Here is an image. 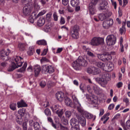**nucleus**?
Here are the masks:
<instances>
[{"instance_id": "obj_35", "label": "nucleus", "mask_w": 130, "mask_h": 130, "mask_svg": "<svg viewBox=\"0 0 130 130\" xmlns=\"http://www.w3.org/2000/svg\"><path fill=\"white\" fill-rule=\"evenodd\" d=\"M67 118H66L64 116H63L61 118V121L64 125H68L69 124V120H68V119Z\"/></svg>"}, {"instance_id": "obj_56", "label": "nucleus", "mask_w": 130, "mask_h": 130, "mask_svg": "<svg viewBox=\"0 0 130 130\" xmlns=\"http://www.w3.org/2000/svg\"><path fill=\"white\" fill-rule=\"evenodd\" d=\"M92 74L93 75H96L97 74V72H98V69L96 68L95 67H92Z\"/></svg>"}, {"instance_id": "obj_8", "label": "nucleus", "mask_w": 130, "mask_h": 130, "mask_svg": "<svg viewBox=\"0 0 130 130\" xmlns=\"http://www.w3.org/2000/svg\"><path fill=\"white\" fill-rule=\"evenodd\" d=\"M106 42L110 46L114 45L116 43V37L113 35L108 36L106 38Z\"/></svg>"}, {"instance_id": "obj_32", "label": "nucleus", "mask_w": 130, "mask_h": 130, "mask_svg": "<svg viewBox=\"0 0 130 130\" xmlns=\"http://www.w3.org/2000/svg\"><path fill=\"white\" fill-rule=\"evenodd\" d=\"M72 37L74 39H78L79 38V32L71 31Z\"/></svg>"}, {"instance_id": "obj_64", "label": "nucleus", "mask_w": 130, "mask_h": 130, "mask_svg": "<svg viewBox=\"0 0 130 130\" xmlns=\"http://www.w3.org/2000/svg\"><path fill=\"white\" fill-rule=\"evenodd\" d=\"M42 105L43 107H47V106H49V103H48V102H44L42 104Z\"/></svg>"}, {"instance_id": "obj_55", "label": "nucleus", "mask_w": 130, "mask_h": 130, "mask_svg": "<svg viewBox=\"0 0 130 130\" xmlns=\"http://www.w3.org/2000/svg\"><path fill=\"white\" fill-rule=\"evenodd\" d=\"M53 17L54 18V20L55 21H57L58 20V16H57V14H56V12H54L53 14Z\"/></svg>"}, {"instance_id": "obj_37", "label": "nucleus", "mask_w": 130, "mask_h": 130, "mask_svg": "<svg viewBox=\"0 0 130 130\" xmlns=\"http://www.w3.org/2000/svg\"><path fill=\"white\" fill-rule=\"evenodd\" d=\"M17 104L16 103H12L10 105V108L11 109V110H13V111H15L16 109H17Z\"/></svg>"}, {"instance_id": "obj_29", "label": "nucleus", "mask_w": 130, "mask_h": 130, "mask_svg": "<svg viewBox=\"0 0 130 130\" xmlns=\"http://www.w3.org/2000/svg\"><path fill=\"white\" fill-rule=\"evenodd\" d=\"M35 52V50L34 48L32 47H30L28 48V50L27 51V54L31 56V55H33L34 53Z\"/></svg>"}, {"instance_id": "obj_53", "label": "nucleus", "mask_w": 130, "mask_h": 130, "mask_svg": "<svg viewBox=\"0 0 130 130\" xmlns=\"http://www.w3.org/2000/svg\"><path fill=\"white\" fill-rule=\"evenodd\" d=\"M67 11L69 13H74V9L70 6H67Z\"/></svg>"}, {"instance_id": "obj_18", "label": "nucleus", "mask_w": 130, "mask_h": 130, "mask_svg": "<svg viewBox=\"0 0 130 130\" xmlns=\"http://www.w3.org/2000/svg\"><path fill=\"white\" fill-rule=\"evenodd\" d=\"M121 125L123 127L124 130H127L130 128V120H128L125 124L124 122H121Z\"/></svg>"}, {"instance_id": "obj_47", "label": "nucleus", "mask_w": 130, "mask_h": 130, "mask_svg": "<svg viewBox=\"0 0 130 130\" xmlns=\"http://www.w3.org/2000/svg\"><path fill=\"white\" fill-rule=\"evenodd\" d=\"M103 26L105 29H108L109 28V25H108V23H107L106 20H105L103 23Z\"/></svg>"}, {"instance_id": "obj_40", "label": "nucleus", "mask_w": 130, "mask_h": 130, "mask_svg": "<svg viewBox=\"0 0 130 130\" xmlns=\"http://www.w3.org/2000/svg\"><path fill=\"white\" fill-rule=\"evenodd\" d=\"M106 21H107L108 25H109V26L110 27V26H112V25H113V19L111 18L107 19L106 20Z\"/></svg>"}, {"instance_id": "obj_63", "label": "nucleus", "mask_w": 130, "mask_h": 130, "mask_svg": "<svg viewBox=\"0 0 130 130\" xmlns=\"http://www.w3.org/2000/svg\"><path fill=\"white\" fill-rule=\"evenodd\" d=\"M114 106L115 105L114 104H110L108 107V109L109 110H112V109L114 108Z\"/></svg>"}, {"instance_id": "obj_2", "label": "nucleus", "mask_w": 130, "mask_h": 130, "mask_svg": "<svg viewBox=\"0 0 130 130\" xmlns=\"http://www.w3.org/2000/svg\"><path fill=\"white\" fill-rule=\"evenodd\" d=\"M96 82H98L102 87H104L105 85H107L108 81H110V78L107 74L103 75L101 78H95Z\"/></svg>"}, {"instance_id": "obj_39", "label": "nucleus", "mask_w": 130, "mask_h": 130, "mask_svg": "<svg viewBox=\"0 0 130 130\" xmlns=\"http://www.w3.org/2000/svg\"><path fill=\"white\" fill-rule=\"evenodd\" d=\"M51 16H52V13H51V12H49L46 14V19L47 21L48 22L51 21Z\"/></svg>"}, {"instance_id": "obj_11", "label": "nucleus", "mask_w": 130, "mask_h": 130, "mask_svg": "<svg viewBox=\"0 0 130 130\" xmlns=\"http://www.w3.org/2000/svg\"><path fill=\"white\" fill-rule=\"evenodd\" d=\"M112 15L111 12H107L105 14H100L99 15V18L101 21H104V20L107 19V17H110Z\"/></svg>"}, {"instance_id": "obj_61", "label": "nucleus", "mask_w": 130, "mask_h": 130, "mask_svg": "<svg viewBox=\"0 0 130 130\" xmlns=\"http://www.w3.org/2000/svg\"><path fill=\"white\" fill-rule=\"evenodd\" d=\"M62 4L63 6H68L69 4V0H62Z\"/></svg>"}, {"instance_id": "obj_26", "label": "nucleus", "mask_w": 130, "mask_h": 130, "mask_svg": "<svg viewBox=\"0 0 130 130\" xmlns=\"http://www.w3.org/2000/svg\"><path fill=\"white\" fill-rule=\"evenodd\" d=\"M72 108H77L78 111L80 113H83L84 112V110L82 108V106H81V104H78L76 105L75 107H73Z\"/></svg>"}, {"instance_id": "obj_49", "label": "nucleus", "mask_w": 130, "mask_h": 130, "mask_svg": "<svg viewBox=\"0 0 130 130\" xmlns=\"http://www.w3.org/2000/svg\"><path fill=\"white\" fill-rule=\"evenodd\" d=\"M79 30H80V28L78 25H76L73 27V30H72L74 32H79Z\"/></svg>"}, {"instance_id": "obj_57", "label": "nucleus", "mask_w": 130, "mask_h": 130, "mask_svg": "<svg viewBox=\"0 0 130 130\" xmlns=\"http://www.w3.org/2000/svg\"><path fill=\"white\" fill-rule=\"evenodd\" d=\"M32 0H22V2L23 4H27V5H30V4H32L31 2Z\"/></svg>"}, {"instance_id": "obj_20", "label": "nucleus", "mask_w": 130, "mask_h": 130, "mask_svg": "<svg viewBox=\"0 0 130 130\" xmlns=\"http://www.w3.org/2000/svg\"><path fill=\"white\" fill-rule=\"evenodd\" d=\"M44 24H45V18L44 17H40L37 22V24L39 27H42Z\"/></svg>"}, {"instance_id": "obj_19", "label": "nucleus", "mask_w": 130, "mask_h": 130, "mask_svg": "<svg viewBox=\"0 0 130 130\" xmlns=\"http://www.w3.org/2000/svg\"><path fill=\"white\" fill-rule=\"evenodd\" d=\"M34 70L35 72V77H37L39 74H40V72L41 71V68L39 65H36L34 68Z\"/></svg>"}, {"instance_id": "obj_48", "label": "nucleus", "mask_w": 130, "mask_h": 130, "mask_svg": "<svg viewBox=\"0 0 130 130\" xmlns=\"http://www.w3.org/2000/svg\"><path fill=\"white\" fill-rule=\"evenodd\" d=\"M40 86L41 88H44V87L46 86V82L44 80H42L40 83Z\"/></svg>"}, {"instance_id": "obj_13", "label": "nucleus", "mask_w": 130, "mask_h": 130, "mask_svg": "<svg viewBox=\"0 0 130 130\" xmlns=\"http://www.w3.org/2000/svg\"><path fill=\"white\" fill-rule=\"evenodd\" d=\"M64 103L67 106H70L73 108V107H76V104H73L72 100L69 98H66L64 99Z\"/></svg>"}, {"instance_id": "obj_12", "label": "nucleus", "mask_w": 130, "mask_h": 130, "mask_svg": "<svg viewBox=\"0 0 130 130\" xmlns=\"http://www.w3.org/2000/svg\"><path fill=\"white\" fill-rule=\"evenodd\" d=\"M77 61H78L79 63V66L81 67H86V66H88V62L84 59V58L82 57H79L77 59Z\"/></svg>"}, {"instance_id": "obj_52", "label": "nucleus", "mask_w": 130, "mask_h": 130, "mask_svg": "<svg viewBox=\"0 0 130 130\" xmlns=\"http://www.w3.org/2000/svg\"><path fill=\"white\" fill-rule=\"evenodd\" d=\"M87 55H88V56H90L91 57H95V54H94V53H93L92 52L90 51H88L87 52Z\"/></svg>"}, {"instance_id": "obj_14", "label": "nucleus", "mask_w": 130, "mask_h": 130, "mask_svg": "<svg viewBox=\"0 0 130 130\" xmlns=\"http://www.w3.org/2000/svg\"><path fill=\"white\" fill-rule=\"evenodd\" d=\"M70 124L72 126V127H79L80 125L79 124V122L78 121V120L75 118H72L70 120Z\"/></svg>"}, {"instance_id": "obj_5", "label": "nucleus", "mask_w": 130, "mask_h": 130, "mask_svg": "<svg viewBox=\"0 0 130 130\" xmlns=\"http://www.w3.org/2000/svg\"><path fill=\"white\" fill-rule=\"evenodd\" d=\"M98 57L99 59L102 60V61H108V60L112 59L111 55L107 52H105L102 54H98Z\"/></svg>"}, {"instance_id": "obj_34", "label": "nucleus", "mask_w": 130, "mask_h": 130, "mask_svg": "<svg viewBox=\"0 0 130 130\" xmlns=\"http://www.w3.org/2000/svg\"><path fill=\"white\" fill-rule=\"evenodd\" d=\"M18 47L21 51H24L26 49V44L24 43H19Z\"/></svg>"}, {"instance_id": "obj_36", "label": "nucleus", "mask_w": 130, "mask_h": 130, "mask_svg": "<svg viewBox=\"0 0 130 130\" xmlns=\"http://www.w3.org/2000/svg\"><path fill=\"white\" fill-rule=\"evenodd\" d=\"M33 124L35 130H40V124L38 122H35Z\"/></svg>"}, {"instance_id": "obj_3", "label": "nucleus", "mask_w": 130, "mask_h": 130, "mask_svg": "<svg viewBox=\"0 0 130 130\" xmlns=\"http://www.w3.org/2000/svg\"><path fill=\"white\" fill-rule=\"evenodd\" d=\"M89 44L92 45V46H99V45H103V44H104V38L95 37L92 39Z\"/></svg>"}, {"instance_id": "obj_43", "label": "nucleus", "mask_w": 130, "mask_h": 130, "mask_svg": "<svg viewBox=\"0 0 130 130\" xmlns=\"http://www.w3.org/2000/svg\"><path fill=\"white\" fill-rule=\"evenodd\" d=\"M73 99L74 101V102L73 103V104H76V106H77V105L80 104V102H79V100H78L76 95H73Z\"/></svg>"}, {"instance_id": "obj_58", "label": "nucleus", "mask_w": 130, "mask_h": 130, "mask_svg": "<svg viewBox=\"0 0 130 130\" xmlns=\"http://www.w3.org/2000/svg\"><path fill=\"white\" fill-rule=\"evenodd\" d=\"M119 32L121 35H122L123 33H125V28L121 27L119 29Z\"/></svg>"}, {"instance_id": "obj_33", "label": "nucleus", "mask_w": 130, "mask_h": 130, "mask_svg": "<svg viewBox=\"0 0 130 130\" xmlns=\"http://www.w3.org/2000/svg\"><path fill=\"white\" fill-rule=\"evenodd\" d=\"M34 7L36 11L39 10V9H40V6H39V5H38V0H35L34 3Z\"/></svg>"}, {"instance_id": "obj_50", "label": "nucleus", "mask_w": 130, "mask_h": 130, "mask_svg": "<svg viewBox=\"0 0 130 130\" xmlns=\"http://www.w3.org/2000/svg\"><path fill=\"white\" fill-rule=\"evenodd\" d=\"M49 62V60L48 59H47L45 57H42V59H41V62L42 63V62Z\"/></svg>"}, {"instance_id": "obj_46", "label": "nucleus", "mask_w": 130, "mask_h": 130, "mask_svg": "<svg viewBox=\"0 0 130 130\" xmlns=\"http://www.w3.org/2000/svg\"><path fill=\"white\" fill-rule=\"evenodd\" d=\"M88 101H90L91 104H94L95 105L97 104V100L93 99V98L92 99H91V98L88 99Z\"/></svg>"}, {"instance_id": "obj_21", "label": "nucleus", "mask_w": 130, "mask_h": 130, "mask_svg": "<svg viewBox=\"0 0 130 130\" xmlns=\"http://www.w3.org/2000/svg\"><path fill=\"white\" fill-rule=\"evenodd\" d=\"M28 105L26 104V102L24 100H21L20 102H17V107L18 108L20 107H27Z\"/></svg>"}, {"instance_id": "obj_28", "label": "nucleus", "mask_w": 130, "mask_h": 130, "mask_svg": "<svg viewBox=\"0 0 130 130\" xmlns=\"http://www.w3.org/2000/svg\"><path fill=\"white\" fill-rule=\"evenodd\" d=\"M71 5L72 7H76L80 5V0H71Z\"/></svg>"}, {"instance_id": "obj_54", "label": "nucleus", "mask_w": 130, "mask_h": 130, "mask_svg": "<svg viewBox=\"0 0 130 130\" xmlns=\"http://www.w3.org/2000/svg\"><path fill=\"white\" fill-rule=\"evenodd\" d=\"M66 23V20L63 17H61L60 20V25H64Z\"/></svg>"}, {"instance_id": "obj_10", "label": "nucleus", "mask_w": 130, "mask_h": 130, "mask_svg": "<svg viewBox=\"0 0 130 130\" xmlns=\"http://www.w3.org/2000/svg\"><path fill=\"white\" fill-rule=\"evenodd\" d=\"M76 117L78 119L81 125L82 126H86V118L83 116H81L79 114H77Z\"/></svg>"}, {"instance_id": "obj_1", "label": "nucleus", "mask_w": 130, "mask_h": 130, "mask_svg": "<svg viewBox=\"0 0 130 130\" xmlns=\"http://www.w3.org/2000/svg\"><path fill=\"white\" fill-rule=\"evenodd\" d=\"M13 59V60H15L17 64L14 62H12L11 66H10L8 69V72H13V71H14V70H16V69L21 68L23 64V63L24 62L23 59L21 56H16V57Z\"/></svg>"}, {"instance_id": "obj_17", "label": "nucleus", "mask_w": 130, "mask_h": 130, "mask_svg": "<svg viewBox=\"0 0 130 130\" xmlns=\"http://www.w3.org/2000/svg\"><path fill=\"white\" fill-rule=\"evenodd\" d=\"M37 19H38V17H37V14L35 12H32L29 17L28 21L30 22V23L33 24L34 23L35 20H36Z\"/></svg>"}, {"instance_id": "obj_45", "label": "nucleus", "mask_w": 130, "mask_h": 130, "mask_svg": "<svg viewBox=\"0 0 130 130\" xmlns=\"http://www.w3.org/2000/svg\"><path fill=\"white\" fill-rule=\"evenodd\" d=\"M107 66H108V70H109L110 71H112V70H113V64L111 62H109L107 63Z\"/></svg>"}, {"instance_id": "obj_38", "label": "nucleus", "mask_w": 130, "mask_h": 130, "mask_svg": "<svg viewBox=\"0 0 130 130\" xmlns=\"http://www.w3.org/2000/svg\"><path fill=\"white\" fill-rule=\"evenodd\" d=\"M65 116L66 118H70L72 116V111L67 110L65 112Z\"/></svg>"}, {"instance_id": "obj_60", "label": "nucleus", "mask_w": 130, "mask_h": 130, "mask_svg": "<svg viewBox=\"0 0 130 130\" xmlns=\"http://www.w3.org/2000/svg\"><path fill=\"white\" fill-rule=\"evenodd\" d=\"M73 7L75 8L76 12H79V11L81 10V6H80V5H78V6H73Z\"/></svg>"}, {"instance_id": "obj_24", "label": "nucleus", "mask_w": 130, "mask_h": 130, "mask_svg": "<svg viewBox=\"0 0 130 130\" xmlns=\"http://www.w3.org/2000/svg\"><path fill=\"white\" fill-rule=\"evenodd\" d=\"M18 114L20 115L21 117H23V116H25V115L26 114V109L22 108L21 109H20L18 111Z\"/></svg>"}, {"instance_id": "obj_62", "label": "nucleus", "mask_w": 130, "mask_h": 130, "mask_svg": "<svg viewBox=\"0 0 130 130\" xmlns=\"http://www.w3.org/2000/svg\"><path fill=\"white\" fill-rule=\"evenodd\" d=\"M22 127L24 130H27V123L26 122L23 123Z\"/></svg>"}, {"instance_id": "obj_6", "label": "nucleus", "mask_w": 130, "mask_h": 130, "mask_svg": "<svg viewBox=\"0 0 130 130\" xmlns=\"http://www.w3.org/2000/svg\"><path fill=\"white\" fill-rule=\"evenodd\" d=\"M10 52L11 51L9 50V49H7V50L2 49L0 52V57L2 60H4V61L8 60L9 59L8 58V57H9L8 55Z\"/></svg>"}, {"instance_id": "obj_27", "label": "nucleus", "mask_w": 130, "mask_h": 130, "mask_svg": "<svg viewBox=\"0 0 130 130\" xmlns=\"http://www.w3.org/2000/svg\"><path fill=\"white\" fill-rule=\"evenodd\" d=\"M27 62H25L22 68L17 70V72H19V73H23L26 71V68H27Z\"/></svg>"}, {"instance_id": "obj_41", "label": "nucleus", "mask_w": 130, "mask_h": 130, "mask_svg": "<svg viewBox=\"0 0 130 130\" xmlns=\"http://www.w3.org/2000/svg\"><path fill=\"white\" fill-rule=\"evenodd\" d=\"M16 120L18 124H22V122L23 121V119H22V117L17 116L16 117Z\"/></svg>"}, {"instance_id": "obj_7", "label": "nucleus", "mask_w": 130, "mask_h": 130, "mask_svg": "<svg viewBox=\"0 0 130 130\" xmlns=\"http://www.w3.org/2000/svg\"><path fill=\"white\" fill-rule=\"evenodd\" d=\"M32 9H33L32 4H27L26 5H25L23 7L22 10V13L24 16H29L30 14H31Z\"/></svg>"}, {"instance_id": "obj_15", "label": "nucleus", "mask_w": 130, "mask_h": 130, "mask_svg": "<svg viewBox=\"0 0 130 130\" xmlns=\"http://www.w3.org/2000/svg\"><path fill=\"white\" fill-rule=\"evenodd\" d=\"M56 98L57 100L61 102L63 101V99L64 98V94L61 91L57 92L56 93Z\"/></svg>"}, {"instance_id": "obj_23", "label": "nucleus", "mask_w": 130, "mask_h": 130, "mask_svg": "<svg viewBox=\"0 0 130 130\" xmlns=\"http://www.w3.org/2000/svg\"><path fill=\"white\" fill-rule=\"evenodd\" d=\"M57 115H58L59 118H61L62 117V115H63V109H58L56 111L55 113Z\"/></svg>"}, {"instance_id": "obj_59", "label": "nucleus", "mask_w": 130, "mask_h": 130, "mask_svg": "<svg viewBox=\"0 0 130 130\" xmlns=\"http://www.w3.org/2000/svg\"><path fill=\"white\" fill-rule=\"evenodd\" d=\"M86 117L88 119H92V118H93V117H94V116L92 114L88 113L86 115Z\"/></svg>"}, {"instance_id": "obj_31", "label": "nucleus", "mask_w": 130, "mask_h": 130, "mask_svg": "<svg viewBox=\"0 0 130 130\" xmlns=\"http://www.w3.org/2000/svg\"><path fill=\"white\" fill-rule=\"evenodd\" d=\"M43 30L45 32H50L51 30V25H49V24H47L46 25L44 28Z\"/></svg>"}, {"instance_id": "obj_25", "label": "nucleus", "mask_w": 130, "mask_h": 130, "mask_svg": "<svg viewBox=\"0 0 130 130\" xmlns=\"http://www.w3.org/2000/svg\"><path fill=\"white\" fill-rule=\"evenodd\" d=\"M95 66L98 67V68H100V69H102V70H104V67H105V64H104L102 62H95Z\"/></svg>"}, {"instance_id": "obj_16", "label": "nucleus", "mask_w": 130, "mask_h": 130, "mask_svg": "<svg viewBox=\"0 0 130 130\" xmlns=\"http://www.w3.org/2000/svg\"><path fill=\"white\" fill-rule=\"evenodd\" d=\"M72 68L76 70V71H80L81 69V66L78 61V59L73 62L72 63Z\"/></svg>"}, {"instance_id": "obj_4", "label": "nucleus", "mask_w": 130, "mask_h": 130, "mask_svg": "<svg viewBox=\"0 0 130 130\" xmlns=\"http://www.w3.org/2000/svg\"><path fill=\"white\" fill-rule=\"evenodd\" d=\"M99 11L102 12V11H106V12H110L108 9V2L106 0H102L100 2L99 6L98 7Z\"/></svg>"}, {"instance_id": "obj_51", "label": "nucleus", "mask_w": 130, "mask_h": 130, "mask_svg": "<svg viewBox=\"0 0 130 130\" xmlns=\"http://www.w3.org/2000/svg\"><path fill=\"white\" fill-rule=\"evenodd\" d=\"M46 13V10H42L41 12H40L38 15L37 14V17L38 18V17H40V16H43L44 14Z\"/></svg>"}, {"instance_id": "obj_42", "label": "nucleus", "mask_w": 130, "mask_h": 130, "mask_svg": "<svg viewBox=\"0 0 130 130\" xmlns=\"http://www.w3.org/2000/svg\"><path fill=\"white\" fill-rule=\"evenodd\" d=\"M45 114L47 116H51V111L48 108H46L44 111Z\"/></svg>"}, {"instance_id": "obj_22", "label": "nucleus", "mask_w": 130, "mask_h": 130, "mask_svg": "<svg viewBox=\"0 0 130 130\" xmlns=\"http://www.w3.org/2000/svg\"><path fill=\"white\" fill-rule=\"evenodd\" d=\"M110 115V113H108L107 114H105L102 118H101V120H104L103 123L104 124H105L106 122H107V121L109 119V117H108Z\"/></svg>"}, {"instance_id": "obj_9", "label": "nucleus", "mask_w": 130, "mask_h": 130, "mask_svg": "<svg viewBox=\"0 0 130 130\" xmlns=\"http://www.w3.org/2000/svg\"><path fill=\"white\" fill-rule=\"evenodd\" d=\"M42 71L45 74H53L54 73L55 69L52 66L44 65L42 67Z\"/></svg>"}, {"instance_id": "obj_44", "label": "nucleus", "mask_w": 130, "mask_h": 130, "mask_svg": "<svg viewBox=\"0 0 130 130\" xmlns=\"http://www.w3.org/2000/svg\"><path fill=\"white\" fill-rule=\"evenodd\" d=\"M51 109L52 110L54 113L57 111V110H59L58 106L57 105H54V107H50Z\"/></svg>"}, {"instance_id": "obj_30", "label": "nucleus", "mask_w": 130, "mask_h": 130, "mask_svg": "<svg viewBox=\"0 0 130 130\" xmlns=\"http://www.w3.org/2000/svg\"><path fill=\"white\" fill-rule=\"evenodd\" d=\"M37 44H38V45L46 46L47 45V42L45 40H39L37 42Z\"/></svg>"}]
</instances>
